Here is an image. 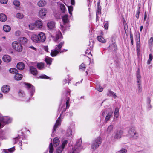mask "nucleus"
Segmentation results:
<instances>
[{"instance_id":"4468645a","label":"nucleus","mask_w":153,"mask_h":153,"mask_svg":"<svg viewBox=\"0 0 153 153\" xmlns=\"http://www.w3.org/2000/svg\"><path fill=\"white\" fill-rule=\"evenodd\" d=\"M17 68L20 70L24 69L25 68V64L22 62H19L16 65Z\"/></svg>"},{"instance_id":"49530a36","label":"nucleus","mask_w":153,"mask_h":153,"mask_svg":"<svg viewBox=\"0 0 153 153\" xmlns=\"http://www.w3.org/2000/svg\"><path fill=\"white\" fill-rule=\"evenodd\" d=\"M68 10L69 13L71 15H72V11L73 10V7L72 6H68Z\"/></svg>"},{"instance_id":"338daca9","label":"nucleus","mask_w":153,"mask_h":153,"mask_svg":"<svg viewBox=\"0 0 153 153\" xmlns=\"http://www.w3.org/2000/svg\"><path fill=\"white\" fill-rule=\"evenodd\" d=\"M151 101V99L149 97H148L147 98V102L148 103H150V102Z\"/></svg>"},{"instance_id":"13d9d810","label":"nucleus","mask_w":153,"mask_h":153,"mask_svg":"<svg viewBox=\"0 0 153 153\" xmlns=\"http://www.w3.org/2000/svg\"><path fill=\"white\" fill-rule=\"evenodd\" d=\"M130 39L131 41V44L132 45L133 44V35L131 34H130Z\"/></svg>"},{"instance_id":"052dcab7","label":"nucleus","mask_w":153,"mask_h":153,"mask_svg":"<svg viewBox=\"0 0 153 153\" xmlns=\"http://www.w3.org/2000/svg\"><path fill=\"white\" fill-rule=\"evenodd\" d=\"M108 24L107 23H105L104 25V27L106 29H108Z\"/></svg>"},{"instance_id":"6e6552de","label":"nucleus","mask_w":153,"mask_h":153,"mask_svg":"<svg viewBox=\"0 0 153 153\" xmlns=\"http://www.w3.org/2000/svg\"><path fill=\"white\" fill-rule=\"evenodd\" d=\"M128 133L131 137L134 139H136L138 137L137 133L135 131L133 128H131L129 131Z\"/></svg>"},{"instance_id":"774afa93","label":"nucleus","mask_w":153,"mask_h":153,"mask_svg":"<svg viewBox=\"0 0 153 153\" xmlns=\"http://www.w3.org/2000/svg\"><path fill=\"white\" fill-rule=\"evenodd\" d=\"M149 42L150 43H152L153 41V38L152 37H151L149 41Z\"/></svg>"},{"instance_id":"e433bc0d","label":"nucleus","mask_w":153,"mask_h":153,"mask_svg":"<svg viewBox=\"0 0 153 153\" xmlns=\"http://www.w3.org/2000/svg\"><path fill=\"white\" fill-rule=\"evenodd\" d=\"M37 66L39 69L42 70L44 68V65L43 63H40L37 64Z\"/></svg>"},{"instance_id":"de8ad7c7","label":"nucleus","mask_w":153,"mask_h":153,"mask_svg":"<svg viewBox=\"0 0 153 153\" xmlns=\"http://www.w3.org/2000/svg\"><path fill=\"white\" fill-rule=\"evenodd\" d=\"M101 9L100 7H97V9L96 11V16H99L100 14Z\"/></svg>"},{"instance_id":"7c9ffc66","label":"nucleus","mask_w":153,"mask_h":153,"mask_svg":"<svg viewBox=\"0 0 153 153\" xmlns=\"http://www.w3.org/2000/svg\"><path fill=\"white\" fill-rule=\"evenodd\" d=\"M119 109L117 107L116 108H115L114 113V117L117 118L119 116Z\"/></svg>"},{"instance_id":"72a5a7b5","label":"nucleus","mask_w":153,"mask_h":153,"mask_svg":"<svg viewBox=\"0 0 153 153\" xmlns=\"http://www.w3.org/2000/svg\"><path fill=\"white\" fill-rule=\"evenodd\" d=\"M13 4L14 6L16 7H19L20 4V1L18 0H15L13 1Z\"/></svg>"},{"instance_id":"39448f33","label":"nucleus","mask_w":153,"mask_h":153,"mask_svg":"<svg viewBox=\"0 0 153 153\" xmlns=\"http://www.w3.org/2000/svg\"><path fill=\"white\" fill-rule=\"evenodd\" d=\"M101 139L98 137L94 141L91 145V148L93 149H95L99 147L101 143Z\"/></svg>"},{"instance_id":"f704fd0d","label":"nucleus","mask_w":153,"mask_h":153,"mask_svg":"<svg viewBox=\"0 0 153 153\" xmlns=\"http://www.w3.org/2000/svg\"><path fill=\"white\" fill-rule=\"evenodd\" d=\"M52 60V59L48 57L45 59V61L47 64L50 65L51 64Z\"/></svg>"},{"instance_id":"4d7b16f0","label":"nucleus","mask_w":153,"mask_h":153,"mask_svg":"<svg viewBox=\"0 0 153 153\" xmlns=\"http://www.w3.org/2000/svg\"><path fill=\"white\" fill-rule=\"evenodd\" d=\"M137 46V53L138 54L139 53L140 50V46Z\"/></svg>"},{"instance_id":"2f4dec72","label":"nucleus","mask_w":153,"mask_h":153,"mask_svg":"<svg viewBox=\"0 0 153 153\" xmlns=\"http://www.w3.org/2000/svg\"><path fill=\"white\" fill-rule=\"evenodd\" d=\"M59 142V140L58 138L56 137L53 139V143L54 146H56L58 145Z\"/></svg>"},{"instance_id":"ddd939ff","label":"nucleus","mask_w":153,"mask_h":153,"mask_svg":"<svg viewBox=\"0 0 153 153\" xmlns=\"http://www.w3.org/2000/svg\"><path fill=\"white\" fill-rule=\"evenodd\" d=\"M35 23L36 27L38 28H41L43 26V23L42 21L41 20H38L36 21Z\"/></svg>"},{"instance_id":"f8f14e48","label":"nucleus","mask_w":153,"mask_h":153,"mask_svg":"<svg viewBox=\"0 0 153 153\" xmlns=\"http://www.w3.org/2000/svg\"><path fill=\"white\" fill-rule=\"evenodd\" d=\"M25 85L26 88L31 89V96H32L34 92H35L34 87L31 84L28 83H25Z\"/></svg>"},{"instance_id":"9b49d317","label":"nucleus","mask_w":153,"mask_h":153,"mask_svg":"<svg viewBox=\"0 0 153 153\" xmlns=\"http://www.w3.org/2000/svg\"><path fill=\"white\" fill-rule=\"evenodd\" d=\"M123 131L121 130H118L114 133V137L115 139H119L121 138L123 134Z\"/></svg>"},{"instance_id":"3c124183","label":"nucleus","mask_w":153,"mask_h":153,"mask_svg":"<svg viewBox=\"0 0 153 153\" xmlns=\"http://www.w3.org/2000/svg\"><path fill=\"white\" fill-rule=\"evenodd\" d=\"M10 152V149H4L2 150V153H9Z\"/></svg>"},{"instance_id":"e2e57ef3","label":"nucleus","mask_w":153,"mask_h":153,"mask_svg":"<svg viewBox=\"0 0 153 153\" xmlns=\"http://www.w3.org/2000/svg\"><path fill=\"white\" fill-rule=\"evenodd\" d=\"M61 28V29L63 31H65L66 29L65 27L62 25H60Z\"/></svg>"},{"instance_id":"c9c22d12","label":"nucleus","mask_w":153,"mask_h":153,"mask_svg":"<svg viewBox=\"0 0 153 153\" xmlns=\"http://www.w3.org/2000/svg\"><path fill=\"white\" fill-rule=\"evenodd\" d=\"M3 29L6 32H8L10 31V26L8 25H5L3 26Z\"/></svg>"},{"instance_id":"6ab92c4d","label":"nucleus","mask_w":153,"mask_h":153,"mask_svg":"<svg viewBox=\"0 0 153 153\" xmlns=\"http://www.w3.org/2000/svg\"><path fill=\"white\" fill-rule=\"evenodd\" d=\"M55 26V23L54 21L49 22L47 24V26L50 29L53 28Z\"/></svg>"},{"instance_id":"bf43d9fd","label":"nucleus","mask_w":153,"mask_h":153,"mask_svg":"<svg viewBox=\"0 0 153 153\" xmlns=\"http://www.w3.org/2000/svg\"><path fill=\"white\" fill-rule=\"evenodd\" d=\"M15 35L17 36H19L21 34V32L19 31H17L15 32Z\"/></svg>"},{"instance_id":"a18cd8bd","label":"nucleus","mask_w":153,"mask_h":153,"mask_svg":"<svg viewBox=\"0 0 153 153\" xmlns=\"http://www.w3.org/2000/svg\"><path fill=\"white\" fill-rule=\"evenodd\" d=\"M61 10L63 12H65V7L64 5L62 4H61L60 5Z\"/></svg>"},{"instance_id":"9d476101","label":"nucleus","mask_w":153,"mask_h":153,"mask_svg":"<svg viewBox=\"0 0 153 153\" xmlns=\"http://www.w3.org/2000/svg\"><path fill=\"white\" fill-rule=\"evenodd\" d=\"M38 38L39 39V43L44 42L46 39V36L45 34L42 32L39 33L37 35Z\"/></svg>"},{"instance_id":"5fc2aeb1","label":"nucleus","mask_w":153,"mask_h":153,"mask_svg":"<svg viewBox=\"0 0 153 153\" xmlns=\"http://www.w3.org/2000/svg\"><path fill=\"white\" fill-rule=\"evenodd\" d=\"M97 90L100 92H101L103 90V88L100 86H99L97 88Z\"/></svg>"},{"instance_id":"2eb2a0df","label":"nucleus","mask_w":153,"mask_h":153,"mask_svg":"<svg viewBox=\"0 0 153 153\" xmlns=\"http://www.w3.org/2000/svg\"><path fill=\"white\" fill-rule=\"evenodd\" d=\"M30 71L32 74L36 76L38 73L37 71L36 68L33 66H31L30 67Z\"/></svg>"},{"instance_id":"bb28decb","label":"nucleus","mask_w":153,"mask_h":153,"mask_svg":"<svg viewBox=\"0 0 153 153\" xmlns=\"http://www.w3.org/2000/svg\"><path fill=\"white\" fill-rule=\"evenodd\" d=\"M7 20V17L3 13L0 14V21L1 22H5Z\"/></svg>"},{"instance_id":"69168bd1","label":"nucleus","mask_w":153,"mask_h":153,"mask_svg":"<svg viewBox=\"0 0 153 153\" xmlns=\"http://www.w3.org/2000/svg\"><path fill=\"white\" fill-rule=\"evenodd\" d=\"M136 46H140V37H139L138 41H137Z\"/></svg>"},{"instance_id":"680f3d73","label":"nucleus","mask_w":153,"mask_h":153,"mask_svg":"<svg viewBox=\"0 0 153 153\" xmlns=\"http://www.w3.org/2000/svg\"><path fill=\"white\" fill-rule=\"evenodd\" d=\"M15 150V147L10 148V153L13 152Z\"/></svg>"},{"instance_id":"603ef678","label":"nucleus","mask_w":153,"mask_h":153,"mask_svg":"<svg viewBox=\"0 0 153 153\" xmlns=\"http://www.w3.org/2000/svg\"><path fill=\"white\" fill-rule=\"evenodd\" d=\"M20 138V136H18L17 137L14 138L13 139V144H15L16 143L17 141V140Z\"/></svg>"},{"instance_id":"b1692460","label":"nucleus","mask_w":153,"mask_h":153,"mask_svg":"<svg viewBox=\"0 0 153 153\" xmlns=\"http://www.w3.org/2000/svg\"><path fill=\"white\" fill-rule=\"evenodd\" d=\"M137 80V83L141 82V76L140 74V71L138 69L136 74Z\"/></svg>"},{"instance_id":"0e129e2a","label":"nucleus","mask_w":153,"mask_h":153,"mask_svg":"<svg viewBox=\"0 0 153 153\" xmlns=\"http://www.w3.org/2000/svg\"><path fill=\"white\" fill-rule=\"evenodd\" d=\"M149 59L150 60H152V59L153 58L152 55V54H150L149 55Z\"/></svg>"},{"instance_id":"6e6d98bb","label":"nucleus","mask_w":153,"mask_h":153,"mask_svg":"<svg viewBox=\"0 0 153 153\" xmlns=\"http://www.w3.org/2000/svg\"><path fill=\"white\" fill-rule=\"evenodd\" d=\"M0 2L3 4H6L7 2V0H0Z\"/></svg>"},{"instance_id":"aec40b11","label":"nucleus","mask_w":153,"mask_h":153,"mask_svg":"<svg viewBox=\"0 0 153 153\" xmlns=\"http://www.w3.org/2000/svg\"><path fill=\"white\" fill-rule=\"evenodd\" d=\"M14 79L16 80H20L22 78V75L21 74L17 73L14 76Z\"/></svg>"},{"instance_id":"dca6fc26","label":"nucleus","mask_w":153,"mask_h":153,"mask_svg":"<svg viewBox=\"0 0 153 153\" xmlns=\"http://www.w3.org/2000/svg\"><path fill=\"white\" fill-rule=\"evenodd\" d=\"M31 40L34 42L39 43V39L38 38V35L33 34L31 37Z\"/></svg>"},{"instance_id":"412c9836","label":"nucleus","mask_w":153,"mask_h":153,"mask_svg":"<svg viewBox=\"0 0 153 153\" xmlns=\"http://www.w3.org/2000/svg\"><path fill=\"white\" fill-rule=\"evenodd\" d=\"M18 94L20 98L24 97L25 96V94L22 90L20 89L18 91Z\"/></svg>"},{"instance_id":"c03bdc74","label":"nucleus","mask_w":153,"mask_h":153,"mask_svg":"<svg viewBox=\"0 0 153 153\" xmlns=\"http://www.w3.org/2000/svg\"><path fill=\"white\" fill-rule=\"evenodd\" d=\"M49 152L50 153H52L53 150V146L52 145V143H50L49 146Z\"/></svg>"},{"instance_id":"58836bf2","label":"nucleus","mask_w":153,"mask_h":153,"mask_svg":"<svg viewBox=\"0 0 153 153\" xmlns=\"http://www.w3.org/2000/svg\"><path fill=\"white\" fill-rule=\"evenodd\" d=\"M113 126L112 125H111L108 127L107 130V132L108 133H109L112 130Z\"/></svg>"},{"instance_id":"5701e85b","label":"nucleus","mask_w":153,"mask_h":153,"mask_svg":"<svg viewBox=\"0 0 153 153\" xmlns=\"http://www.w3.org/2000/svg\"><path fill=\"white\" fill-rule=\"evenodd\" d=\"M9 86L7 85H4L1 88L2 91L4 93H7L9 92L10 88Z\"/></svg>"},{"instance_id":"423d86ee","label":"nucleus","mask_w":153,"mask_h":153,"mask_svg":"<svg viewBox=\"0 0 153 153\" xmlns=\"http://www.w3.org/2000/svg\"><path fill=\"white\" fill-rule=\"evenodd\" d=\"M48 13V10L44 8H42L40 9L38 12V16L41 19L44 18L46 16Z\"/></svg>"},{"instance_id":"c85d7f7f","label":"nucleus","mask_w":153,"mask_h":153,"mask_svg":"<svg viewBox=\"0 0 153 153\" xmlns=\"http://www.w3.org/2000/svg\"><path fill=\"white\" fill-rule=\"evenodd\" d=\"M29 29L31 30H33L35 29L36 27L35 23H30L28 25Z\"/></svg>"},{"instance_id":"cd10ccee","label":"nucleus","mask_w":153,"mask_h":153,"mask_svg":"<svg viewBox=\"0 0 153 153\" xmlns=\"http://www.w3.org/2000/svg\"><path fill=\"white\" fill-rule=\"evenodd\" d=\"M62 19L64 25L65 23H67L68 22V16L66 15H64L63 16Z\"/></svg>"},{"instance_id":"0eeeda50","label":"nucleus","mask_w":153,"mask_h":153,"mask_svg":"<svg viewBox=\"0 0 153 153\" xmlns=\"http://www.w3.org/2000/svg\"><path fill=\"white\" fill-rule=\"evenodd\" d=\"M53 38L54 41L55 42H59L62 39V35L60 31L56 32L55 36H53Z\"/></svg>"},{"instance_id":"4c0bfd02","label":"nucleus","mask_w":153,"mask_h":153,"mask_svg":"<svg viewBox=\"0 0 153 153\" xmlns=\"http://www.w3.org/2000/svg\"><path fill=\"white\" fill-rule=\"evenodd\" d=\"M72 135V129L69 128L67 130L66 135L67 136L69 137Z\"/></svg>"},{"instance_id":"c756f323","label":"nucleus","mask_w":153,"mask_h":153,"mask_svg":"<svg viewBox=\"0 0 153 153\" xmlns=\"http://www.w3.org/2000/svg\"><path fill=\"white\" fill-rule=\"evenodd\" d=\"M97 39L99 42L102 43H105L106 42V40H105L104 38L101 36H98L97 37Z\"/></svg>"},{"instance_id":"a211bd4d","label":"nucleus","mask_w":153,"mask_h":153,"mask_svg":"<svg viewBox=\"0 0 153 153\" xmlns=\"http://www.w3.org/2000/svg\"><path fill=\"white\" fill-rule=\"evenodd\" d=\"M47 4V2L45 0H40L37 3L38 5L40 7L45 6Z\"/></svg>"},{"instance_id":"864d4df0","label":"nucleus","mask_w":153,"mask_h":153,"mask_svg":"<svg viewBox=\"0 0 153 153\" xmlns=\"http://www.w3.org/2000/svg\"><path fill=\"white\" fill-rule=\"evenodd\" d=\"M40 77L41 78L45 79H49V77L45 75H42L40 76Z\"/></svg>"},{"instance_id":"8fccbe9b","label":"nucleus","mask_w":153,"mask_h":153,"mask_svg":"<svg viewBox=\"0 0 153 153\" xmlns=\"http://www.w3.org/2000/svg\"><path fill=\"white\" fill-rule=\"evenodd\" d=\"M109 94L111 95H112L115 99L117 97V96L115 94L113 91H109Z\"/></svg>"},{"instance_id":"1a4fd4ad","label":"nucleus","mask_w":153,"mask_h":153,"mask_svg":"<svg viewBox=\"0 0 153 153\" xmlns=\"http://www.w3.org/2000/svg\"><path fill=\"white\" fill-rule=\"evenodd\" d=\"M68 143L67 140L64 141L62 143L61 147H59L56 149V151L55 153H62V151L64 149L65 145Z\"/></svg>"},{"instance_id":"f3484780","label":"nucleus","mask_w":153,"mask_h":153,"mask_svg":"<svg viewBox=\"0 0 153 153\" xmlns=\"http://www.w3.org/2000/svg\"><path fill=\"white\" fill-rule=\"evenodd\" d=\"M27 39L25 37H21L19 38V42L23 45L26 44L27 42Z\"/></svg>"},{"instance_id":"a878e982","label":"nucleus","mask_w":153,"mask_h":153,"mask_svg":"<svg viewBox=\"0 0 153 153\" xmlns=\"http://www.w3.org/2000/svg\"><path fill=\"white\" fill-rule=\"evenodd\" d=\"M3 61L5 62H10V56L8 55H4L2 58Z\"/></svg>"},{"instance_id":"20e7f679","label":"nucleus","mask_w":153,"mask_h":153,"mask_svg":"<svg viewBox=\"0 0 153 153\" xmlns=\"http://www.w3.org/2000/svg\"><path fill=\"white\" fill-rule=\"evenodd\" d=\"M12 48L19 52H21L23 49V46L19 42L15 41L12 44Z\"/></svg>"},{"instance_id":"f03ea898","label":"nucleus","mask_w":153,"mask_h":153,"mask_svg":"<svg viewBox=\"0 0 153 153\" xmlns=\"http://www.w3.org/2000/svg\"><path fill=\"white\" fill-rule=\"evenodd\" d=\"M64 42L63 41H62L58 45H56V47L55 50H52L51 53V55L52 57L56 56L59 53L63 52L64 51H66L67 50L64 49L61 51L62 46L63 45Z\"/></svg>"},{"instance_id":"4be33fe9","label":"nucleus","mask_w":153,"mask_h":153,"mask_svg":"<svg viewBox=\"0 0 153 153\" xmlns=\"http://www.w3.org/2000/svg\"><path fill=\"white\" fill-rule=\"evenodd\" d=\"M7 122V121L4 120V118L3 117L0 116V128H1L4 126L3 123L6 124Z\"/></svg>"},{"instance_id":"473e14b6","label":"nucleus","mask_w":153,"mask_h":153,"mask_svg":"<svg viewBox=\"0 0 153 153\" xmlns=\"http://www.w3.org/2000/svg\"><path fill=\"white\" fill-rule=\"evenodd\" d=\"M18 72V70L15 68H10V73L15 74H16Z\"/></svg>"},{"instance_id":"09e8293b","label":"nucleus","mask_w":153,"mask_h":153,"mask_svg":"<svg viewBox=\"0 0 153 153\" xmlns=\"http://www.w3.org/2000/svg\"><path fill=\"white\" fill-rule=\"evenodd\" d=\"M127 151V150L126 149L122 148L118 152V153H126Z\"/></svg>"},{"instance_id":"a19ab883","label":"nucleus","mask_w":153,"mask_h":153,"mask_svg":"<svg viewBox=\"0 0 153 153\" xmlns=\"http://www.w3.org/2000/svg\"><path fill=\"white\" fill-rule=\"evenodd\" d=\"M16 17L17 18L22 19L24 17V15L22 13H18L16 15Z\"/></svg>"},{"instance_id":"f257e3e1","label":"nucleus","mask_w":153,"mask_h":153,"mask_svg":"<svg viewBox=\"0 0 153 153\" xmlns=\"http://www.w3.org/2000/svg\"><path fill=\"white\" fill-rule=\"evenodd\" d=\"M67 101L66 102V108L65 105L61 107V110L62 111L61 113L60 114V116L59 117L58 119L56 121V123L55 124L53 129V133L56 130V128L59 127L61 124V120L60 119V117H62L61 116L62 115H64L65 114V111L67 108H68L69 107L70 105L69 104V102L70 99L68 97H67L66 98Z\"/></svg>"},{"instance_id":"ea45409f","label":"nucleus","mask_w":153,"mask_h":153,"mask_svg":"<svg viewBox=\"0 0 153 153\" xmlns=\"http://www.w3.org/2000/svg\"><path fill=\"white\" fill-rule=\"evenodd\" d=\"M140 6L138 7L137 10L136 11V13L135 16L137 19H138L139 18V15L140 13Z\"/></svg>"},{"instance_id":"7ed1b4c3","label":"nucleus","mask_w":153,"mask_h":153,"mask_svg":"<svg viewBox=\"0 0 153 153\" xmlns=\"http://www.w3.org/2000/svg\"><path fill=\"white\" fill-rule=\"evenodd\" d=\"M82 140L80 139L77 142L71 151L68 153H79L81 149Z\"/></svg>"},{"instance_id":"37998d69","label":"nucleus","mask_w":153,"mask_h":153,"mask_svg":"<svg viewBox=\"0 0 153 153\" xmlns=\"http://www.w3.org/2000/svg\"><path fill=\"white\" fill-rule=\"evenodd\" d=\"M85 65L84 63H82L80 66L79 68L80 69L84 71H85Z\"/></svg>"},{"instance_id":"393cba45","label":"nucleus","mask_w":153,"mask_h":153,"mask_svg":"<svg viewBox=\"0 0 153 153\" xmlns=\"http://www.w3.org/2000/svg\"><path fill=\"white\" fill-rule=\"evenodd\" d=\"M112 113H113L112 111H110V112L108 113L107 114L105 117V121L106 122L109 120L110 118L111 117H112Z\"/></svg>"},{"instance_id":"79ce46f5","label":"nucleus","mask_w":153,"mask_h":153,"mask_svg":"<svg viewBox=\"0 0 153 153\" xmlns=\"http://www.w3.org/2000/svg\"><path fill=\"white\" fill-rule=\"evenodd\" d=\"M138 91L140 93L142 91V88L141 85V82L137 83Z\"/></svg>"}]
</instances>
